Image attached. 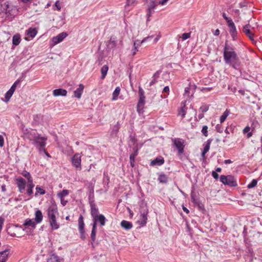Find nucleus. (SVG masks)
Segmentation results:
<instances>
[{"label": "nucleus", "instance_id": "obj_1", "mask_svg": "<svg viewBox=\"0 0 262 262\" xmlns=\"http://www.w3.org/2000/svg\"><path fill=\"white\" fill-rule=\"evenodd\" d=\"M224 58L227 64H232L233 68H236L235 64L232 62L237 61L238 57L233 49L228 46L227 43H225L224 47Z\"/></svg>", "mask_w": 262, "mask_h": 262}, {"label": "nucleus", "instance_id": "obj_2", "mask_svg": "<svg viewBox=\"0 0 262 262\" xmlns=\"http://www.w3.org/2000/svg\"><path fill=\"white\" fill-rule=\"evenodd\" d=\"M47 138L40 137L39 136L34 137L33 141L35 146L38 148L40 152L45 151V146H46V141Z\"/></svg>", "mask_w": 262, "mask_h": 262}, {"label": "nucleus", "instance_id": "obj_3", "mask_svg": "<svg viewBox=\"0 0 262 262\" xmlns=\"http://www.w3.org/2000/svg\"><path fill=\"white\" fill-rule=\"evenodd\" d=\"M220 181L224 184L228 185L230 186H236L237 185L235 178L231 175L227 176L222 175L220 177Z\"/></svg>", "mask_w": 262, "mask_h": 262}, {"label": "nucleus", "instance_id": "obj_4", "mask_svg": "<svg viewBox=\"0 0 262 262\" xmlns=\"http://www.w3.org/2000/svg\"><path fill=\"white\" fill-rule=\"evenodd\" d=\"M174 146L178 150L179 154H182L184 152V141L180 138H174L172 139Z\"/></svg>", "mask_w": 262, "mask_h": 262}, {"label": "nucleus", "instance_id": "obj_5", "mask_svg": "<svg viewBox=\"0 0 262 262\" xmlns=\"http://www.w3.org/2000/svg\"><path fill=\"white\" fill-rule=\"evenodd\" d=\"M57 207L55 204H52L48 209V216L49 220L56 217L58 215Z\"/></svg>", "mask_w": 262, "mask_h": 262}, {"label": "nucleus", "instance_id": "obj_6", "mask_svg": "<svg viewBox=\"0 0 262 262\" xmlns=\"http://www.w3.org/2000/svg\"><path fill=\"white\" fill-rule=\"evenodd\" d=\"M81 155L78 154H75L72 158V163L73 165L76 168L81 169Z\"/></svg>", "mask_w": 262, "mask_h": 262}, {"label": "nucleus", "instance_id": "obj_7", "mask_svg": "<svg viewBox=\"0 0 262 262\" xmlns=\"http://www.w3.org/2000/svg\"><path fill=\"white\" fill-rule=\"evenodd\" d=\"M68 34L66 32H62L52 38V45H56L61 42L67 36Z\"/></svg>", "mask_w": 262, "mask_h": 262}, {"label": "nucleus", "instance_id": "obj_8", "mask_svg": "<svg viewBox=\"0 0 262 262\" xmlns=\"http://www.w3.org/2000/svg\"><path fill=\"white\" fill-rule=\"evenodd\" d=\"M19 191L22 192L25 189L26 186V181L23 178L19 177L15 180Z\"/></svg>", "mask_w": 262, "mask_h": 262}, {"label": "nucleus", "instance_id": "obj_9", "mask_svg": "<svg viewBox=\"0 0 262 262\" xmlns=\"http://www.w3.org/2000/svg\"><path fill=\"white\" fill-rule=\"evenodd\" d=\"M147 214L148 210L146 208L145 209L143 208L140 211V219L138 221L140 224L144 225L146 223L147 220Z\"/></svg>", "mask_w": 262, "mask_h": 262}, {"label": "nucleus", "instance_id": "obj_10", "mask_svg": "<svg viewBox=\"0 0 262 262\" xmlns=\"http://www.w3.org/2000/svg\"><path fill=\"white\" fill-rule=\"evenodd\" d=\"M117 40L116 37L112 36L110 39L106 42V49L111 50L117 47Z\"/></svg>", "mask_w": 262, "mask_h": 262}, {"label": "nucleus", "instance_id": "obj_11", "mask_svg": "<svg viewBox=\"0 0 262 262\" xmlns=\"http://www.w3.org/2000/svg\"><path fill=\"white\" fill-rule=\"evenodd\" d=\"M228 26L230 28V32L233 39L235 40L236 39L237 31L234 25V24L232 20H229Z\"/></svg>", "mask_w": 262, "mask_h": 262}, {"label": "nucleus", "instance_id": "obj_12", "mask_svg": "<svg viewBox=\"0 0 262 262\" xmlns=\"http://www.w3.org/2000/svg\"><path fill=\"white\" fill-rule=\"evenodd\" d=\"M91 207V214L93 219L98 215V209L96 207V206L93 201H91L90 203Z\"/></svg>", "mask_w": 262, "mask_h": 262}, {"label": "nucleus", "instance_id": "obj_13", "mask_svg": "<svg viewBox=\"0 0 262 262\" xmlns=\"http://www.w3.org/2000/svg\"><path fill=\"white\" fill-rule=\"evenodd\" d=\"M250 27L251 26L249 24L245 25L243 28V31L248 36L250 40H253L254 34L250 31Z\"/></svg>", "mask_w": 262, "mask_h": 262}, {"label": "nucleus", "instance_id": "obj_14", "mask_svg": "<svg viewBox=\"0 0 262 262\" xmlns=\"http://www.w3.org/2000/svg\"><path fill=\"white\" fill-rule=\"evenodd\" d=\"M36 223L33 221V219H27L25 221L23 224L24 226H27L30 228L31 230H34L36 228Z\"/></svg>", "mask_w": 262, "mask_h": 262}, {"label": "nucleus", "instance_id": "obj_15", "mask_svg": "<svg viewBox=\"0 0 262 262\" xmlns=\"http://www.w3.org/2000/svg\"><path fill=\"white\" fill-rule=\"evenodd\" d=\"M84 90V85L80 84L79 87L74 92V97L80 99Z\"/></svg>", "mask_w": 262, "mask_h": 262}, {"label": "nucleus", "instance_id": "obj_16", "mask_svg": "<svg viewBox=\"0 0 262 262\" xmlns=\"http://www.w3.org/2000/svg\"><path fill=\"white\" fill-rule=\"evenodd\" d=\"M84 223L83 222V217L81 215H80L79 217V219H78V228H79V232H80V234H81V235L84 234Z\"/></svg>", "mask_w": 262, "mask_h": 262}, {"label": "nucleus", "instance_id": "obj_17", "mask_svg": "<svg viewBox=\"0 0 262 262\" xmlns=\"http://www.w3.org/2000/svg\"><path fill=\"white\" fill-rule=\"evenodd\" d=\"M164 162V158L162 157H157L154 160L150 162L151 166H160Z\"/></svg>", "mask_w": 262, "mask_h": 262}, {"label": "nucleus", "instance_id": "obj_18", "mask_svg": "<svg viewBox=\"0 0 262 262\" xmlns=\"http://www.w3.org/2000/svg\"><path fill=\"white\" fill-rule=\"evenodd\" d=\"M9 253L8 249L0 252V262H6Z\"/></svg>", "mask_w": 262, "mask_h": 262}, {"label": "nucleus", "instance_id": "obj_19", "mask_svg": "<svg viewBox=\"0 0 262 262\" xmlns=\"http://www.w3.org/2000/svg\"><path fill=\"white\" fill-rule=\"evenodd\" d=\"M67 91L66 90L58 89H55L53 91V95L54 96H65L67 95Z\"/></svg>", "mask_w": 262, "mask_h": 262}, {"label": "nucleus", "instance_id": "obj_20", "mask_svg": "<svg viewBox=\"0 0 262 262\" xmlns=\"http://www.w3.org/2000/svg\"><path fill=\"white\" fill-rule=\"evenodd\" d=\"M93 220L99 222L100 225L103 226H104L106 222V219L105 216L102 214H100L93 219Z\"/></svg>", "mask_w": 262, "mask_h": 262}, {"label": "nucleus", "instance_id": "obj_21", "mask_svg": "<svg viewBox=\"0 0 262 262\" xmlns=\"http://www.w3.org/2000/svg\"><path fill=\"white\" fill-rule=\"evenodd\" d=\"M144 104L145 98H139V102L137 106V111L139 113L143 112Z\"/></svg>", "mask_w": 262, "mask_h": 262}, {"label": "nucleus", "instance_id": "obj_22", "mask_svg": "<svg viewBox=\"0 0 262 262\" xmlns=\"http://www.w3.org/2000/svg\"><path fill=\"white\" fill-rule=\"evenodd\" d=\"M50 225L53 230H57L59 227V224L56 221V217L49 219Z\"/></svg>", "mask_w": 262, "mask_h": 262}, {"label": "nucleus", "instance_id": "obj_23", "mask_svg": "<svg viewBox=\"0 0 262 262\" xmlns=\"http://www.w3.org/2000/svg\"><path fill=\"white\" fill-rule=\"evenodd\" d=\"M27 187V193L28 195H30L33 193V188L34 187L33 180H30V182H28Z\"/></svg>", "mask_w": 262, "mask_h": 262}, {"label": "nucleus", "instance_id": "obj_24", "mask_svg": "<svg viewBox=\"0 0 262 262\" xmlns=\"http://www.w3.org/2000/svg\"><path fill=\"white\" fill-rule=\"evenodd\" d=\"M43 219V216L42 214V212L40 210H37L35 212V221L36 223L38 224L40 223Z\"/></svg>", "mask_w": 262, "mask_h": 262}, {"label": "nucleus", "instance_id": "obj_25", "mask_svg": "<svg viewBox=\"0 0 262 262\" xmlns=\"http://www.w3.org/2000/svg\"><path fill=\"white\" fill-rule=\"evenodd\" d=\"M121 226L125 230H129L133 227V225L130 222L125 220L121 222Z\"/></svg>", "mask_w": 262, "mask_h": 262}, {"label": "nucleus", "instance_id": "obj_26", "mask_svg": "<svg viewBox=\"0 0 262 262\" xmlns=\"http://www.w3.org/2000/svg\"><path fill=\"white\" fill-rule=\"evenodd\" d=\"M212 141V139H209L207 140V143L205 145L204 150L202 153V156L204 157L205 154L209 151L210 149V144Z\"/></svg>", "mask_w": 262, "mask_h": 262}, {"label": "nucleus", "instance_id": "obj_27", "mask_svg": "<svg viewBox=\"0 0 262 262\" xmlns=\"http://www.w3.org/2000/svg\"><path fill=\"white\" fill-rule=\"evenodd\" d=\"M20 42V36L16 34L13 36L12 43L14 46H17Z\"/></svg>", "mask_w": 262, "mask_h": 262}, {"label": "nucleus", "instance_id": "obj_28", "mask_svg": "<svg viewBox=\"0 0 262 262\" xmlns=\"http://www.w3.org/2000/svg\"><path fill=\"white\" fill-rule=\"evenodd\" d=\"M37 33V31L36 29L30 28L27 31V35L31 38H33L36 36Z\"/></svg>", "mask_w": 262, "mask_h": 262}, {"label": "nucleus", "instance_id": "obj_29", "mask_svg": "<svg viewBox=\"0 0 262 262\" xmlns=\"http://www.w3.org/2000/svg\"><path fill=\"white\" fill-rule=\"evenodd\" d=\"M108 70V67L106 65H104V66H103L101 68V78L102 79H103L105 77V76H106V75L107 74Z\"/></svg>", "mask_w": 262, "mask_h": 262}, {"label": "nucleus", "instance_id": "obj_30", "mask_svg": "<svg viewBox=\"0 0 262 262\" xmlns=\"http://www.w3.org/2000/svg\"><path fill=\"white\" fill-rule=\"evenodd\" d=\"M137 154H138V149H136L135 152L133 154H132L130 155V157H129L130 162V166L132 167H133L134 166L135 159L136 156L137 155Z\"/></svg>", "mask_w": 262, "mask_h": 262}, {"label": "nucleus", "instance_id": "obj_31", "mask_svg": "<svg viewBox=\"0 0 262 262\" xmlns=\"http://www.w3.org/2000/svg\"><path fill=\"white\" fill-rule=\"evenodd\" d=\"M229 114V111L228 110H226L223 114L220 117V123H222L225 121V120L226 119L227 117Z\"/></svg>", "mask_w": 262, "mask_h": 262}, {"label": "nucleus", "instance_id": "obj_32", "mask_svg": "<svg viewBox=\"0 0 262 262\" xmlns=\"http://www.w3.org/2000/svg\"><path fill=\"white\" fill-rule=\"evenodd\" d=\"M120 89L119 88V87H117L113 93V98H112L113 100H117V97L120 93Z\"/></svg>", "mask_w": 262, "mask_h": 262}, {"label": "nucleus", "instance_id": "obj_33", "mask_svg": "<svg viewBox=\"0 0 262 262\" xmlns=\"http://www.w3.org/2000/svg\"><path fill=\"white\" fill-rule=\"evenodd\" d=\"M187 108L186 107L185 105L184 104L183 107L179 110L178 115L181 116L182 118H184L186 115Z\"/></svg>", "mask_w": 262, "mask_h": 262}, {"label": "nucleus", "instance_id": "obj_34", "mask_svg": "<svg viewBox=\"0 0 262 262\" xmlns=\"http://www.w3.org/2000/svg\"><path fill=\"white\" fill-rule=\"evenodd\" d=\"M160 182L166 183L168 181V178L165 174H160L158 178Z\"/></svg>", "mask_w": 262, "mask_h": 262}, {"label": "nucleus", "instance_id": "obj_35", "mask_svg": "<svg viewBox=\"0 0 262 262\" xmlns=\"http://www.w3.org/2000/svg\"><path fill=\"white\" fill-rule=\"evenodd\" d=\"M21 174L24 177H25L27 179L28 182H30V180H33L30 173L29 172L27 171L26 170H24L22 172Z\"/></svg>", "mask_w": 262, "mask_h": 262}, {"label": "nucleus", "instance_id": "obj_36", "mask_svg": "<svg viewBox=\"0 0 262 262\" xmlns=\"http://www.w3.org/2000/svg\"><path fill=\"white\" fill-rule=\"evenodd\" d=\"M69 191L68 190H63L58 193V196L59 198H63L64 196L69 194Z\"/></svg>", "mask_w": 262, "mask_h": 262}, {"label": "nucleus", "instance_id": "obj_37", "mask_svg": "<svg viewBox=\"0 0 262 262\" xmlns=\"http://www.w3.org/2000/svg\"><path fill=\"white\" fill-rule=\"evenodd\" d=\"M13 92H11L10 90H9L6 94H5V102H8L10 99L11 98V97H12V95L13 94Z\"/></svg>", "mask_w": 262, "mask_h": 262}, {"label": "nucleus", "instance_id": "obj_38", "mask_svg": "<svg viewBox=\"0 0 262 262\" xmlns=\"http://www.w3.org/2000/svg\"><path fill=\"white\" fill-rule=\"evenodd\" d=\"M47 262H60L59 258L56 255H52Z\"/></svg>", "mask_w": 262, "mask_h": 262}, {"label": "nucleus", "instance_id": "obj_39", "mask_svg": "<svg viewBox=\"0 0 262 262\" xmlns=\"http://www.w3.org/2000/svg\"><path fill=\"white\" fill-rule=\"evenodd\" d=\"M257 180L255 179H253L251 181V182L248 185L247 187L249 189L252 188L254 187L255 186H256V185H257Z\"/></svg>", "mask_w": 262, "mask_h": 262}, {"label": "nucleus", "instance_id": "obj_40", "mask_svg": "<svg viewBox=\"0 0 262 262\" xmlns=\"http://www.w3.org/2000/svg\"><path fill=\"white\" fill-rule=\"evenodd\" d=\"M36 192L35 194V195H37L38 193H40V194H44L45 193V191L39 186L36 187Z\"/></svg>", "mask_w": 262, "mask_h": 262}, {"label": "nucleus", "instance_id": "obj_41", "mask_svg": "<svg viewBox=\"0 0 262 262\" xmlns=\"http://www.w3.org/2000/svg\"><path fill=\"white\" fill-rule=\"evenodd\" d=\"M202 133L203 134L207 137L208 136V127L206 125H204L202 127Z\"/></svg>", "mask_w": 262, "mask_h": 262}, {"label": "nucleus", "instance_id": "obj_42", "mask_svg": "<svg viewBox=\"0 0 262 262\" xmlns=\"http://www.w3.org/2000/svg\"><path fill=\"white\" fill-rule=\"evenodd\" d=\"M19 81L18 80L16 81L13 85L11 86V88L9 89L11 92H14L16 90L17 84L19 83Z\"/></svg>", "mask_w": 262, "mask_h": 262}, {"label": "nucleus", "instance_id": "obj_43", "mask_svg": "<svg viewBox=\"0 0 262 262\" xmlns=\"http://www.w3.org/2000/svg\"><path fill=\"white\" fill-rule=\"evenodd\" d=\"M23 230L25 231L26 233H27L28 234H32L34 230H31L30 227L27 226H25V228H24Z\"/></svg>", "mask_w": 262, "mask_h": 262}, {"label": "nucleus", "instance_id": "obj_44", "mask_svg": "<svg viewBox=\"0 0 262 262\" xmlns=\"http://www.w3.org/2000/svg\"><path fill=\"white\" fill-rule=\"evenodd\" d=\"M96 230H94V229H92L91 234V239L93 242H94L96 239Z\"/></svg>", "mask_w": 262, "mask_h": 262}, {"label": "nucleus", "instance_id": "obj_45", "mask_svg": "<svg viewBox=\"0 0 262 262\" xmlns=\"http://www.w3.org/2000/svg\"><path fill=\"white\" fill-rule=\"evenodd\" d=\"M139 98H145L144 96V92L143 89L141 88H139Z\"/></svg>", "mask_w": 262, "mask_h": 262}, {"label": "nucleus", "instance_id": "obj_46", "mask_svg": "<svg viewBox=\"0 0 262 262\" xmlns=\"http://www.w3.org/2000/svg\"><path fill=\"white\" fill-rule=\"evenodd\" d=\"M209 109V107L208 105H202L200 110V111L202 112V113H205V112H206L207 111H208Z\"/></svg>", "mask_w": 262, "mask_h": 262}, {"label": "nucleus", "instance_id": "obj_47", "mask_svg": "<svg viewBox=\"0 0 262 262\" xmlns=\"http://www.w3.org/2000/svg\"><path fill=\"white\" fill-rule=\"evenodd\" d=\"M136 143V140L134 137H130V140H129V145H134Z\"/></svg>", "mask_w": 262, "mask_h": 262}, {"label": "nucleus", "instance_id": "obj_48", "mask_svg": "<svg viewBox=\"0 0 262 262\" xmlns=\"http://www.w3.org/2000/svg\"><path fill=\"white\" fill-rule=\"evenodd\" d=\"M135 1H136V0H127L126 6L134 5V4L135 3Z\"/></svg>", "mask_w": 262, "mask_h": 262}, {"label": "nucleus", "instance_id": "obj_49", "mask_svg": "<svg viewBox=\"0 0 262 262\" xmlns=\"http://www.w3.org/2000/svg\"><path fill=\"white\" fill-rule=\"evenodd\" d=\"M190 37L189 33H183L182 36V38L183 40H185Z\"/></svg>", "mask_w": 262, "mask_h": 262}, {"label": "nucleus", "instance_id": "obj_50", "mask_svg": "<svg viewBox=\"0 0 262 262\" xmlns=\"http://www.w3.org/2000/svg\"><path fill=\"white\" fill-rule=\"evenodd\" d=\"M4 138L2 135H0V147H3L4 146Z\"/></svg>", "mask_w": 262, "mask_h": 262}, {"label": "nucleus", "instance_id": "obj_51", "mask_svg": "<svg viewBox=\"0 0 262 262\" xmlns=\"http://www.w3.org/2000/svg\"><path fill=\"white\" fill-rule=\"evenodd\" d=\"M212 176L216 180L219 178V174L215 171L212 172Z\"/></svg>", "mask_w": 262, "mask_h": 262}, {"label": "nucleus", "instance_id": "obj_52", "mask_svg": "<svg viewBox=\"0 0 262 262\" xmlns=\"http://www.w3.org/2000/svg\"><path fill=\"white\" fill-rule=\"evenodd\" d=\"M223 17H224V18L227 21V23L229 24V20H232V19H230L229 18H228L226 14L225 13H224L223 14Z\"/></svg>", "mask_w": 262, "mask_h": 262}, {"label": "nucleus", "instance_id": "obj_53", "mask_svg": "<svg viewBox=\"0 0 262 262\" xmlns=\"http://www.w3.org/2000/svg\"><path fill=\"white\" fill-rule=\"evenodd\" d=\"M169 91V88L168 86H166L164 88L163 92L167 93H168Z\"/></svg>", "mask_w": 262, "mask_h": 262}, {"label": "nucleus", "instance_id": "obj_54", "mask_svg": "<svg viewBox=\"0 0 262 262\" xmlns=\"http://www.w3.org/2000/svg\"><path fill=\"white\" fill-rule=\"evenodd\" d=\"M60 199L62 205L65 206L67 204V201L64 200L63 198H60Z\"/></svg>", "mask_w": 262, "mask_h": 262}, {"label": "nucleus", "instance_id": "obj_55", "mask_svg": "<svg viewBox=\"0 0 262 262\" xmlns=\"http://www.w3.org/2000/svg\"><path fill=\"white\" fill-rule=\"evenodd\" d=\"M190 88H185V95H189V94L190 93Z\"/></svg>", "mask_w": 262, "mask_h": 262}, {"label": "nucleus", "instance_id": "obj_56", "mask_svg": "<svg viewBox=\"0 0 262 262\" xmlns=\"http://www.w3.org/2000/svg\"><path fill=\"white\" fill-rule=\"evenodd\" d=\"M250 127L247 126L244 129L243 131H244V133H248L250 131Z\"/></svg>", "mask_w": 262, "mask_h": 262}, {"label": "nucleus", "instance_id": "obj_57", "mask_svg": "<svg viewBox=\"0 0 262 262\" xmlns=\"http://www.w3.org/2000/svg\"><path fill=\"white\" fill-rule=\"evenodd\" d=\"M114 128L116 129V132H117L120 128V124L119 122H117V124L115 125Z\"/></svg>", "mask_w": 262, "mask_h": 262}, {"label": "nucleus", "instance_id": "obj_58", "mask_svg": "<svg viewBox=\"0 0 262 262\" xmlns=\"http://www.w3.org/2000/svg\"><path fill=\"white\" fill-rule=\"evenodd\" d=\"M152 37V36H149V37H145L144 38L141 42V43L147 41L149 38H150Z\"/></svg>", "mask_w": 262, "mask_h": 262}, {"label": "nucleus", "instance_id": "obj_59", "mask_svg": "<svg viewBox=\"0 0 262 262\" xmlns=\"http://www.w3.org/2000/svg\"><path fill=\"white\" fill-rule=\"evenodd\" d=\"M94 223L93 225V228L92 229H94V230H96V224H97V221H95V220H93Z\"/></svg>", "mask_w": 262, "mask_h": 262}, {"label": "nucleus", "instance_id": "obj_60", "mask_svg": "<svg viewBox=\"0 0 262 262\" xmlns=\"http://www.w3.org/2000/svg\"><path fill=\"white\" fill-rule=\"evenodd\" d=\"M220 31L219 29H216L215 30L214 32V35L215 36H217L220 34Z\"/></svg>", "mask_w": 262, "mask_h": 262}, {"label": "nucleus", "instance_id": "obj_61", "mask_svg": "<svg viewBox=\"0 0 262 262\" xmlns=\"http://www.w3.org/2000/svg\"><path fill=\"white\" fill-rule=\"evenodd\" d=\"M55 6L58 10H60L61 9V7L60 6V4L58 2H56L55 3Z\"/></svg>", "mask_w": 262, "mask_h": 262}, {"label": "nucleus", "instance_id": "obj_62", "mask_svg": "<svg viewBox=\"0 0 262 262\" xmlns=\"http://www.w3.org/2000/svg\"><path fill=\"white\" fill-rule=\"evenodd\" d=\"M169 0H161L160 3L163 5H165Z\"/></svg>", "mask_w": 262, "mask_h": 262}, {"label": "nucleus", "instance_id": "obj_63", "mask_svg": "<svg viewBox=\"0 0 262 262\" xmlns=\"http://www.w3.org/2000/svg\"><path fill=\"white\" fill-rule=\"evenodd\" d=\"M183 211H184V212H185L186 213H189V210H188V209L186 207H184V206H183Z\"/></svg>", "mask_w": 262, "mask_h": 262}, {"label": "nucleus", "instance_id": "obj_64", "mask_svg": "<svg viewBox=\"0 0 262 262\" xmlns=\"http://www.w3.org/2000/svg\"><path fill=\"white\" fill-rule=\"evenodd\" d=\"M238 92L242 95H243V96L245 95V91H244L243 90H240L238 91Z\"/></svg>", "mask_w": 262, "mask_h": 262}]
</instances>
